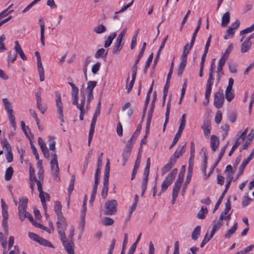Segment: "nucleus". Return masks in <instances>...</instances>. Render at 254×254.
<instances>
[{"label": "nucleus", "instance_id": "obj_10", "mask_svg": "<svg viewBox=\"0 0 254 254\" xmlns=\"http://www.w3.org/2000/svg\"><path fill=\"white\" fill-rule=\"evenodd\" d=\"M132 148V143H128L124 148L123 152V166H125L128 160V159L130 155V152Z\"/></svg>", "mask_w": 254, "mask_h": 254}, {"label": "nucleus", "instance_id": "obj_39", "mask_svg": "<svg viewBox=\"0 0 254 254\" xmlns=\"http://www.w3.org/2000/svg\"><path fill=\"white\" fill-rule=\"evenodd\" d=\"M106 31V27L103 24H100L98 26L95 27L93 29V31L97 34H101Z\"/></svg>", "mask_w": 254, "mask_h": 254}, {"label": "nucleus", "instance_id": "obj_54", "mask_svg": "<svg viewBox=\"0 0 254 254\" xmlns=\"http://www.w3.org/2000/svg\"><path fill=\"white\" fill-rule=\"evenodd\" d=\"M240 143L241 142L239 141V138H238L229 152L228 154L229 156H231L232 155L235 149L240 145Z\"/></svg>", "mask_w": 254, "mask_h": 254}, {"label": "nucleus", "instance_id": "obj_31", "mask_svg": "<svg viewBox=\"0 0 254 254\" xmlns=\"http://www.w3.org/2000/svg\"><path fill=\"white\" fill-rule=\"evenodd\" d=\"M201 227L200 226H197L193 230L191 234V238L192 240L196 241L197 240L200 234Z\"/></svg>", "mask_w": 254, "mask_h": 254}, {"label": "nucleus", "instance_id": "obj_11", "mask_svg": "<svg viewBox=\"0 0 254 254\" xmlns=\"http://www.w3.org/2000/svg\"><path fill=\"white\" fill-rule=\"evenodd\" d=\"M224 219L223 218V215H220L219 217V220L216 222L215 220H214L212 223L213 225V227L212 230L211 231V237H213L215 232L219 230V229L223 225V220Z\"/></svg>", "mask_w": 254, "mask_h": 254}, {"label": "nucleus", "instance_id": "obj_6", "mask_svg": "<svg viewBox=\"0 0 254 254\" xmlns=\"http://www.w3.org/2000/svg\"><path fill=\"white\" fill-rule=\"evenodd\" d=\"M185 125H186V114H184L182 116V118L181 119V124H180L178 131L177 133L175 134V135L174 137L173 141L169 147L170 149H171L172 148H173L176 145L177 142H178V141L179 139L180 138V137H181L182 133L185 127Z\"/></svg>", "mask_w": 254, "mask_h": 254}, {"label": "nucleus", "instance_id": "obj_36", "mask_svg": "<svg viewBox=\"0 0 254 254\" xmlns=\"http://www.w3.org/2000/svg\"><path fill=\"white\" fill-rule=\"evenodd\" d=\"M191 49H190V47H189V44L187 43L183 48V53L181 57V59H185L187 60V56L189 54L190 51Z\"/></svg>", "mask_w": 254, "mask_h": 254}, {"label": "nucleus", "instance_id": "obj_2", "mask_svg": "<svg viewBox=\"0 0 254 254\" xmlns=\"http://www.w3.org/2000/svg\"><path fill=\"white\" fill-rule=\"evenodd\" d=\"M215 59H213L212 60V63L210 68L209 69V77L207 81L206 85V89H205V97L207 99H208L209 96L210 95L211 90H212V86L213 84L214 78L213 76V69L215 66Z\"/></svg>", "mask_w": 254, "mask_h": 254}, {"label": "nucleus", "instance_id": "obj_38", "mask_svg": "<svg viewBox=\"0 0 254 254\" xmlns=\"http://www.w3.org/2000/svg\"><path fill=\"white\" fill-rule=\"evenodd\" d=\"M97 85V81H89L87 83L86 91L87 92L93 93V90Z\"/></svg>", "mask_w": 254, "mask_h": 254}, {"label": "nucleus", "instance_id": "obj_25", "mask_svg": "<svg viewBox=\"0 0 254 254\" xmlns=\"http://www.w3.org/2000/svg\"><path fill=\"white\" fill-rule=\"evenodd\" d=\"M230 13L229 12H225L222 16L221 26L222 27H226L230 21Z\"/></svg>", "mask_w": 254, "mask_h": 254}, {"label": "nucleus", "instance_id": "obj_21", "mask_svg": "<svg viewBox=\"0 0 254 254\" xmlns=\"http://www.w3.org/2000/svg\"><path fill=\"white\" fill-rule=\"evenodd\" d=\"M149 174H147V175H146V174L143 173V180H142V193H141V196L143 195V194L147 189V183H148V179H149Z\"/></svg>", "mask_w": 254, "mask_h": 254}, {"label": "nucleus", "instance_id": "obj_27", "mask_svg": "<svg viewBox=\"0 0 254 254\" xmlns=\"http://www.w3.org/2000/svg\"><path fill=\"white\" fill-rule=\"evenodd\" d=\"M109 190V182L103 181V187L101 192V196L103 199H105L108 195Z\"/></svg>", "mask_w": 254, "mask_h": 254}, {"label": "nucleus", "instance_id": "obj_59", "mask_svg": "<svg viewBox=\"0 0 254 254\" xmlns=\"http://www.w3.org/2000/svg\"><path fill=\"white\" fill-rule=\"evenodd\" d=\"M38 71L39 73L40 80L41 81H43L45 79L44 75V68L43 66L39 67L38 68Z\"/></svg>", "mask_w": 254, "mask_h": 254}, {"label": "nucleus", "instance_id": "obj_56", "mask_svg": "<svg viewBox=\"0 0 254 254\" xmlns=\"http://www.w3.org/2000/svg\"><path fill=\"white\" fill-rule=\"evenodd\" d=\"M30 145H31V149L32 150V152H33V154L35 155L36 159L38 160L39 159V155L37 151L36 148L34 145L33 142L31 141V139H30Z\"/></svg>", "mask_w": 254, "mask_h": 254}, {"label": "nucleus", "instance_id": "obj_37", "mask_svg": "<svg viewBox=\"0 0 254 254\" xmlns=\"http://www.w3.org/2000/svg\"><path fill=\"white\" fill-rule=\"evenodd\" d=\"M231 209V204L230 198H228L225 203V208L224 210L221 213L220 215H223V218H224V215H226L230 211Z\"/></svg>", "mask_w": 254, "mask_h": 254}, {"label": "nucleus", "instance_id": "obj_44", "mask_svg": "<svg viewBox=\"0 0 254 254\" xmlns=\"http://www.w3.org/2000/svg\"><path fill=\"white\" fill-rule=\"evenodd\" d=\"M1 144L2 147L3 149L5 148L6 151L11 150V146L6 138H4L1 141Z\"/></svg>", "mask_w": 254, "mask_h": 254}, {"label": "nucleus", "instance_id": "obj_14", "mask_svg": "<svg viewBox=\"0 0 254 254\" xmlns=\"http://www.w3.org/2000/svg\"><path fill=\"white\" fill-rule=\"evenodd\" d=\"M201 128L203 129L204 135L206 137L208 136L211 129L210 122L208 120L204 121Z\"/></svg>", "mask_w": 254, "mask_h": 254}, {"label": "nucleus", "instance_id": "obj_33", "mask_svg": "<svg viewBox=\"0 0 254 254\" xmlns=\"http://www.w3.org/2000/svg\"><path fill=\"white\" fill-rule=\"evenodd\" d=\"M28 200V199L25 197L20 198L18 209H26Z\"/></svg>", "mask_w": 254, "mask_h": 254}, {"label": "nucleus", "instance_id": "obj_3", "mask_svg": "<svg viewBox=\"0 0 254 254\" xmlns=\"http://www.w3.org/2000/svg\"><path fill=\"white\" fill-rule=\"evenodd\" d=\"M178 170L176 168L173 169L166 177L165 180L161 185V189L158 195H160L164 193L168 189V187L172 183L173 180L175 179Z\"/></svg>", "mask_w": 254, "mask_h": 254}, {"label": "nucleus", "instance_id": "obj_55", "mask_svg": "<svg viewBox=\"0 0 254 254\" xmlns=\"http://www.w3.org/2000/svg\"><path fill=\"white\" fill-rule=\"evenodd\" d=\"M124 237H124V239L123 243L122 250L121 253V254H125V251L127 243V240H128L127 234V233H125L124 234Z\"/></svg>", "mask_w": 254, "mask_h": 254}, {"label": "nucleus", "instance_id": "obj_8", "mask_svg": "<svg viewBox=\"0 0 254 254\" xmlns=\"http://www.w3.org/2000/svg\"><path fill=\"white\" fill-rule=\"evenodd\" d=\"M56 95V105L58 108V113L59 114V118L62 123H64V115H63V106L61 101V94L58 91L55 92Z\"/></svg>", "mask_w": 254, "mask_h": 254}, {"label": "nucleus", "instance_id": "obj_18", "mask_svg": "<svg viewBox=\"0 0 254 254\" xmlns=\"http://www.w3.org/2000/svg\"><path fill=\"white\" fill-rule=\"evenodd\" d=\"M187 143L181 147V148L179 150H176L174 154L171 157L177 161V159L182 156L183 152H185V149L186 147Z\"/></svg>", "mask_w": 254, "mask_h": 254}, {"label": "nucleus", "instance_id": "obj_28", "mask_svg": "<svg viewBox=\"0 0 254 254\" xmlns=\"http://www.w3.org/2000/svg\"><path fill=\"white\" fill-rule=\"evenodd\" d=\"M99 183V182L94 181V185H93V187L92 188L91 195L90 200V203H92L94 201V200L95 198V196H96V194L97 193V187H98Z\"/></svg>", "mask_w": 254, "mask_h": 254}, {"label": "nucleus", "instance_id": "obj_9", "mask_svg": "<svg viewBox=\"0 0 254 254\" xmlns=\"http://www.w3.org/2000/svg\"><path fill=\"white\" fill-rule=\"evenodd\" d=\"M224 94L222 90H219L214 95V105L218 109L221 108L224 103Z\"/></svg>", "mask_w": 254, "mask_h": 254}, {"label": "nucleus", "instance_id": "obj_53", "mask_svg": "<svg viewBox=\"0 0 254 254\" xmlns=\"http://www.w3.org/2000/svg\"><path fill=\"white\" fill-rule=\"evenodd\" d=\"M114 222V220L110 217H106L103 219V223L105 226H110L112 225Z\"/></svg>", "mask_w": 254, "mask_h": 254}, {"label": "nucleus", "instance_id": "obj_1", "mask_svg": "<svg viewBox=\"0 0 254 254\" xmlns=\"http://www.w3.org/2000/svg\"><path fill=\"white\" fill-rule=\"evenodd\" d=\"M68 83L72 88L71 95L72 97V104L75 105L78 109H80V108H81L82 109H84V107L86 99L84 94L81 93V97L82 98L80 104H79L78 103V88L74 83L69 81H68Z\"/></svg>", "mask_w": 254, "mask_h": 254}, {"label": "nucleus", "instance_id": "obj_23", "mask_svg": "<svg viewBox=\"0 0 254 254\" xmlns=\"http://www.w3.org/2000/svg\"><path fill=\"white\" fill-rule=\"evenodd\" d=\"M87 197L86 195H85L84 198V200L83 202V204L82 205V210L81 212V219L82 221V222L83 223V228L84 227V223H85V215H86V200L85 199V198Z\"/></svg>", "mask_w": 254, "mask_h": 254}, {"label": "nucleus", "instance_id": "obj_17", "mask_svg": "<svg viewBox=\"0 0 254 254\" xmlns=\"http://www.w3.org/2000/svg\"><path fill=\"white\" fill-rule=\"evenodd\" d=\"M51 169L52 174L54 175L56 177V179L58 178V174L59 172V168L58 166V162H50Z\"/></svg>", "mask_w": 254, "mask_h": 254}, {"label": "nucleus", "instance_id": "obj_52", "mask_svg": "<svg viewBox=\"0 0 254 254\" xmlns=\"http://www.w3.org/2000/svg\"><path fill=\"white\" fill-rule=\"evenodd\" d=\"M222 113L220 110H218L216 112L215 117V122L217 124H219L222 120Z\"/></svg>", "mask_w": 254, "mask_h": 254}, {"label": "nucleus", "instance_id": "obj_16", "mask_svg": "<svg viewBox=\"0 0 254 254\" xmlns=\"http://www.w3.org/2000/svg\"><path fill=\"white\" fill-rule=\"evenodd\" d=\"M2 102L4 105L5 109L7 112V115L13 114L12 107L11 103L6 98L2 99Z\"/></svg>", "mask_w": 254, "mask_h": 254}, {"label": "nucleus", "instance_id": "obj_50", "mask_svg": "<svg viewBox=\"0 0 254 254\" xmlns=\"http://www.w3.org/2000/svg\"><path fill=\"white\" fill-rule=\"evenodd\" d=\"M94 131H95V126H90V130H89V135H88V146H90V143L92 141V139L93 138V135L94 133Z\"/></svg>", "mask_w": 254, "mask_h": 254}, {"label": "nucleus", "instance_id": "obj_24", "mask_svg": "<svg viewBox=\"0 0 254 254\" xmlns=\"http://www.w3.org/2000/svg\"><path fill=\"white\" fill-rule=\"evenodd\" d=\"M38 187V190L39 191V197L46 196L48 200H49V195L48 193L44 192L43 191L42 184L40 181H37V182H36Z\"/></svg>", "mask_w": 254, "mask_h": 254}, {"label": "nucleus", "instance_id": "obj_22", "mask_svg": "<svg viewBox=\"0 0 254 254\" xmlns=\"http://www.w3.org/2000/svg\"><path fill=\"white\" fill-rule=\"evenodd\" d=\"M170 79L171 78H167L166 84H165V85L164 88V90H163V105H164V104H165L166 98V96H167V94H168V90H169V87L170 83Z\"/></svg>", "mask_w": 254, "mask_h": 254}, {"label": "nucleus", "instance_id": "obj_45", "mask_svg": "<svg viewBox=\"0 0 254 254\" xmlns=\"http://www.w3.org/2000/svg\"><path fill=\"white\" fill-rule=\"evenodd\" d=\"M153 58V53H151L149 55L147 61L146 62L145 67L144 69V73H146L147 72L148 68L149 67V66L152 61Z\"/></svg>", "mask_w": 254, "mask_h": 254}, {"label": "nucleus", "instance_id": "obj_63", "mask_svg": "<svg viewBox=\"0 0 254 254\" xmlns=\"http://www.w3.org/2000/svg\"><path fill=\"white\" fill-rule=\"evenodd\" d=\"M26 209H18L19 217L21 221H23L25 218L26 213H27Z\"/></svg>", "mask_w": 254, "mask_h": 254}, {"label": "nucleus", "instance_id": "obj_41", "mask_svg": "<svg viewBox=\"0 0 254 254\" xmlns=\"http://www.w3.org/2000/svg\"><path fill=\"white\" fill-rule=\"evenodd\" d=\"M75 180V177L74 176H72V178L70 180V184L68 188V199H69L70 195L72 193L73 190H74V185Z\"/></svg>", "mask_w": 254, "mask_h": 254}, {"label": "nucleus", "instance_id": "obj_42", "mask_svg": "<svg viewBox=\"0 0 254 254\" xmlns=\"http://www.w3.org/2000/svg\"><path fill=\"white\" fill-rule=\"evenodd\" d=\"M13 173V168L11 167H9L5 171V180L9 181L11 179Z\"/></svg>", "mask_w": 254, "mask_h": 254}, {"label": "nucleus", "instance_id": "obj_29", "mask_svg": "<svg viewBox=\"0 0 254 254\" xmlns=\"http://www.w3.org/2000/svg\"><path fill=\"white\" fill-rule=\"evenodd\" d=\"M181 59V62L179 64V66L178 68V71H177V74L178 76H181L182 75V74L183 73L184 69L186 65L187 61V60H185V59Z\"/></svg>", "mask_w": 254, "mask_h": 254}, {"label": "nucleus", "instance_id": "obj_32", "mask_svg": "<svg viewBox=\"0 0 254 254\" xmlns=\"http://www.w3.org/2000/svg\"><path fill=\"white\" fill-rule=\"evenodd\" d=\"M117 36L116 33H113L111 34L107 38V39L105 42L104 47L105 48L109 47L112 44L113 40Z\"/></svg>", "mask_w": 254, "mask_h": 254}, {"label": "nucleus", "instance_id": "obj_4", "mask_svg": "<svg viewBox=\"0 0 254 254\" xmlns=\"http://www.w3.org/2000/svg\"><path fill=\"white\" fill-rule=\"evenodd\" d=\"M104 213L106 215L114 214L117 211L118 202L115 199L108 200L105 203Z\"/></svg>", "mask_w": 254, "mask_h": 254}, {"label": "nucleus", "instance_id": "obj_49", "mask_svg": "<svg viewBox=\"0 0 254 254\" xmlns=\"http://www.w3.org/2000/svg\"><path fill=\"white\" fill-rule=\"evenodd\" d=\"M200 28L198 27H196L194 33L192 34L191 40L190 43V49H191L195 40V38L197 35V34Z\"/></svg>", "mask_w": 254, "mask_h": 254}, {"label": "nucleus", "instance_id": "obj_61", "mask_svg": "<svg viewBox=\"0 0 254 254\" xmlns=\"http://www.w3.org/2000/svg\"><path fill=\"white\" fill-rule=\"evenodd\" d=\"M5 40V37L4 35H2L0 37V51H1V50L5 51L6 50V48L5 47V44L4 43V41Z\"/></svg>", "mask_w": 254, "mask_h": 254}, {"label": "nucleus", "instance_id": "obj_46", "mask_svg": "<svg viewBox=\"0 0 254 254\" xmlns=\"http://www.w3.org/2000/svg\"><path fill=\"white\" fill-rule=\"evenodd\" d=\"M146 43L145 42H144L143 43L142 48H141V49L136 59V63H139L140 59L142 58V57L143 55V54H144V52L145 51V49L146 48Z\"/></svg>", "mask_w": 254, "mask_h": 254}, {"label": "nucleus", "instance_id": "obj_40", "mask_svg": "<svg viewBox=\"0 0 254 254\" xmlns=\"http://www.w3.org/2000/svg\"><path fill=\"white\" fill-rule=\"evenodd\" d=\"M38 242L43 246L48 247L49 248H54V246L51 242L41 237H40Z\"/></svg>", "mask_w": 254, "mask_h": 254}, {"label": "nucleus", "instance_id": "obj_35", "mask_svg": "<svg viewBox=\"0 0 254 254\" xmlns=\"http://www.w3.org/2000/svg\"><path fill=\"white\" fill-rule=\"evenodd\" d=\"M17 54L12 51H9L8 52V59L7 63L9 64L10 62L13 63L16 59Z\"/></svg>", "mask_w": 254, "mask_h": 254}, {"label": "nucleus", "instance_id": "obj_5", "mask_svg": "<svg viewBox=\"0 0 254 254\" xmlns=\"http://www.w3.org/2000/svg\"><path fill=\"white\" fill-rule=\"evenodd\" d=\"M57 227L58 232L60 237L65 236V230L67 227V224L66 222L65 218L64 216H60L57 217ZM64 239V237H63Z\"/></svg>", "mask_w": 254, "mask_h": 254}, {"label": "nucleus", "instance_id": "obj_13", "mask_svg": "<svg viewBox=\"0 0 254 254\" xmlns=\"http://www.w3.org/2000/svg\"><path fill=\"white\" fill-rule=\"evenodd\" d=\"M176 161H175L173 158L171 157L170 158L169 160L162 169H161V174L162 175H164L166 173L169 172L173 167V166L176 163Z\"/></svg>", "mask_w": 254, "mask_h": 254}, {"label": "nucleus", "instance_id": "obj_58", "mask_svg": "<svg viewBox=\"0 0 254 254\" xmlns=\"http://www.w3.org/2000/svg\"><path fill=\"white\" fill-rule=\"evenodd\" d=\"M110 175V167H105L104 169V181L105 182H109Z\"/></svg>", "mask_w": 254, "mask_h": 254}, {"label": "nucleus", "instance_id": "obj_64", "mask_svg": "<svg viewBox=\"0 0 254 254\" xmlns=\"http://www.w3.org/2000/svg\"><path fill=\"white\" fill-rule=\"evenodd\" d=\"M253 31H254V28L252 25L250 27H247L244 30L241 31L240 32V35H242L247 33H250Z\"/></svg>", "mask_w": 254, "mask_h": 254}, {"label": "nucleus", "instance_id": "obj_15", "mask_svg": "<svg viewBox=\"0 0 254 254\" xmlns=\"http://www.w3.org/2000/svg\"><path fill=\"white\" fill-rule=\"evenodd\" d=\"M124 45V42L121 40H116V42L112 50L113 54H118L121 50L122 49Z\"/></svg>", "mask_w": 254, "mask_h": 254}, {"label": "nucleus", "instance_id": "obj_20", "mask_svg": "<svg viewBox=\"0 0 254 254\" xmlns=\"http://www.w3.org/2000/svg\"><path fill=\"white\" fill-rule=\"evenodd\" d=\"M238 228L237 223H235L234 225L229 230H228L224 235L226 238H230L231 236L234 234Z\"/></svg>", "mask_w": 254, "mask_h": 254}, {"label": "nucleus", "instance_id": "obj_30", "mask_svg": "<svg viewBox=\"0 0 254 254\" xmlns=\"http://www.w3.org/2000/svg\"><path fill=\"white\" fill-rule=\"evenodd\" d=\"M141 129V125L140 124L138 125L135 131L132 134L130 138L128 140L129 143H133L135 140L137 136H138L139 132Z\"/></svg>", "mask_w": 254, "mask_h": 254}, {"label": "nucleus", "instance_id": "obj_34", "mask_svg": "<svg viewBox=\"0 0 254 254\" xmlns=\"http://www.w3.org/2000/svg\"><path fill=\"white\" fill-rule=\"evenodd\" d=\"M208 213V210L206 207L202 206L198 211L197 216L199 219H204L205 215Z\"/></svg>", "mask_w": 254, "mask_h": 254}, {"label": "nucleus", "instance_id": "obj_12", "mask_svg": "<svg viewBox=\"0 0 254 254\" xmlns=\"http://www.w3.org/2000/svg\"><path fill=\"white\" fill-rule=\"evenodd\" d=\"M219 139L215 135H212L210 136V147L213 152L216 151L219 146Z\"/></svg>", "mask_w": 254, "mask_h": 254}, {"label": "nucleus", "instance_id": "obj_47", "mask_svg": "<svg viewBox=\"0 0 254 254\" xmlns=\"http://www.w3.org/2000/svg\"><path fill=\"white\" fill-rule=\"evenodd\" d=\"M235 34V30H232L230 27L228 28L226 31V34L224 36L225 39H228L230 38H232Z\"/></svg>", "mask_w": 254, "mask_h": 254}, {"label": "nucleus", "instance_id": "obj_51", "mask_svg": "<svg viewBox=\"0 0 254 254\" xmlns=\"http://www.w3.org/2000/svg\"><path fill=\"white\" fill-rule=\"evenodd\" d=\"M212 237H211V233H210V236L209 237H208V232H207L206 233V234H205L203 241H202V242L200 244V247L203 248L205 246V245L212 238Z\"/></svg>", "mask_w": 254, "mask_h": 254}, {"label": "nucleus", "instance_id": "obj_7", "mask_svg": "<svg viewBox=\"0 0 254 254\" xmlns=\"http://www.w3.org/2000/svg\"><path fill=\"white\" fill-rule=\"evenodd\" d=\"M64 239L63 238V237L60 238L65 251L68 254H74L73 241L68 240V242H67L66 236H64Z\"/></svg>", "mask_w": 254, "mask_h": 254}, {"label": "nucleus", "instance_id": "obj_62", "mask_svg": "<svg viewBox=\"0 0 254 254\" xmlns=\"http://www.w3.org/2000/svg\"><path fill=\"white\" fill-rule=\"evenodd\" d=\"M101 65V64L100 62H97L95 64H94L92 66L91 69L92 73L96 74L99 70Z\"/></svg>", "mask_w": 254, "mask_h": 254}, {"label": "nucleus", "instance_id": "obj_60", "mask_svg": "<svg viewBox=\"0 0 254 254\" xmlns=\"http://www.w3.org/2000/svg\"><path fill=\"white\" fill-rule=\"evenodd\" d=\"M233 44H230L227 49L225 50L224 53L223 54L222 56L224 57H227L228 59L229 57V55L230 53V52L232 51L233 48Z\"/></svg>", "mask_w": 254, "mask_h": 254}, {"label": "nucleus", "instance_id": "obj_57", "mask_svg": "<svg viewBox=\"0 0 254 254\" xmlns=\"http://www.w3.org/2000/svg\"><path fill=\"white\" fill-rule=\"evenodd\" d=\"M252 199L249 197L248 196H244V199L242 201V206L245 207L248 205L252 201Z\"/></svg>", "mask_w": 254, "mask_h": 254}, {"label": "nucleus", "instance_id": "obj_48", "mask_svg": "<svg viewBox=\"0 0 254 254\" xmlns=\"http://www.w3.org/2000/svg\"><path fill=\"white\" fill-rule=\"evenodd\" d=\"M156 97H157V92H156V91H154L153 92V97L152 102H151V106L150 108V109L148 112V113H150V112H150L151 114H153V112L154 107H155V100L156 99Z\"/></svg>", "mask_w": 254, "mask_h": 254}, {"label": "nucleus", "instance_id": "obj_43", "mask_svg": "<svg viewBox=\"0 0 254 254\" xmlns=\"http://www.w3.org/2000/svg\"><path fill=\"white\" fill-rule=\"evenodd\" d=\"M107 55V52H106L105 50L103 48H101L99 49L95 54V57L96 59L100 58L104 56L105 57H106Z\"/></svg>", "mask_w": 254, "mask_h": 254}, {"label": "nucleus", "instance_id": "obj_26", "mask_svg": "<svg viewBox=\"0 0 254 254\" xmlns=\"http://www.w3.org/2000/svg\"><path fill=\"white\" fill-rule=\"evenodd\" d=\"M62 205L58 201H56L54 202V210L57 215V217L60 216H63L62 212Z\"/></svg>", "mask_w": 254, "mask_h": 254}, {"label": "nucleus", "instance_id": "obj_19", "mask_svg": "<svg viewBox=\"0 0 254 254\" xmlns=\"http://www.w3.org/2000/svg\"><path fill=\"white\" fill-rule=\"evenodd\" d=\"M251 45V41H248L246 39L241 46V52L243 54L247 52L250 49Z\"/></svg>", "mask_w": 254, "mask_h": 254}]
</instances>
